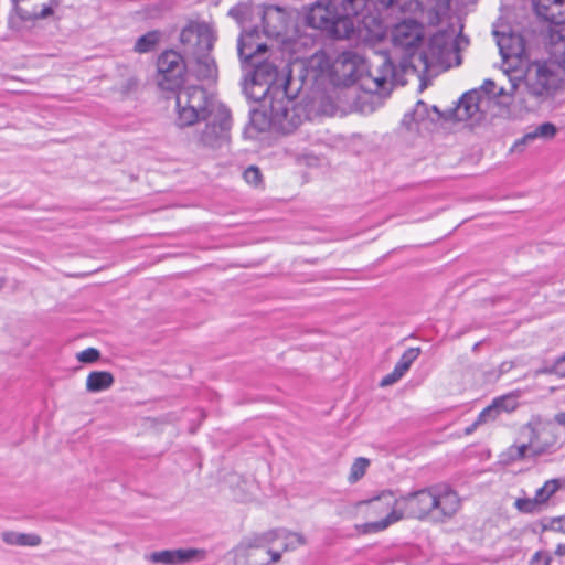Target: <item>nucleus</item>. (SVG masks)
Returning a JSON list of instances; mask_svg holds the SVG:
<instances>
[{"label": "nucleus", "mask_w": 565, "mask_h": 565, "mask_svg": "<svg viewBox=\"0 0 565 565\" xmlns=\"http://www.w3.org/2000/svg\"><path fill=\"white\" fill-rule=\"evenodd\" d=\"M394 78V65L386 54L375 56L370 68L365 61L356 53L348 51L333 61V81L343 84L360 82L365 94L360 97L363 105L359 107L362 113L373 111L374 107L367 105L374 95H388Z\"/></svg>", "instance_id": "f257e3e1"}, {"label": "nucleus", "mask_w": 565, "mask_h": 565, "mask_svg": "<svg viewBox=\"0 0 565 565\" xmlns=\"http://www.w3.org/2000/svg\"><path fill=\"white\" fill-rule=\"evenodd\" d=\"M370 0H317L307 10L309 26L333 39H349L354 31L353 18L363 15Z\"/></svg>", "instance_id": "f03ea898"}, {"label": "nucleus", "mask_w": 565, "mask_h": 565, "mask_svg": "<svg viewBox=\"0 0 565 565\" xmlns=\"http://www.w3.org/2000/svg\"><path fill=\"white\" fill-rule=\"evenodd\" d=\"M382 498L386 508L392 507L394 503L396 504V508L393 512H390L387 516L379 521L356 525L355 529L359 533L369 534L384 531L390 525L404 518L418 520L428 519L431 521L433 507L435 503L433 499V487L422 489L399 498H395L393 492H385Z\"/></svg>", "instance_id": "7ed1b4c3"}, {"label": "nucleus", "mask_w": 565, "mask_h": 565, "mask_svg": "<svg viewBox=\"0 0 565 565\" xmlns=\"http://www.w3.org/2000/svg\"><path fill=\"white\" fill-rule=\"evenodd\" d=\"M175 104V125L180 128L193 126L202 119L209 118L216 106H223V104L213 102L207 92L196 85L180 88Z\"/></svg>", "instance_id": "20e7f679"}, {"label": "nucleus", "mask_w": 565, "mask_h": 565, "mask_svg": "<svg viewBox=\"0 0 565 565\" xmlns=\"http://www.w3.org/2000/svg\"><path fill=\"white\" fill-rule=\"evenodd\" d=\"M539 17L552 25L548 30V53L565 71V0H534Z\"/></svg>", "instance_id": "39448f33"}, {"label": "nucleus", "mask_w": 565, "mask_h": 565, "mask_svg": "<svg viewBox=\"0 0 565 565\" xmlns=\"http://www.w3.org/2000/svg\"><path fill=\"white\" fill-rule=\"evenodd\" d=\"M242 66L244 70L249 68L244 89L250 99L259 102L265 99L273 89L278 92L286 89L285 75H280L277 66L265 56Z\"/></svg>", "instance_id": "423d86ee"}, {"label": "nucleus", "mask_w": 565, "mask_h": 565, "mask_svg": "<svg viewBox=\"0 0 565 565\" xmlns=\"http://www.w3.org/2000/svg\"><path fill=\"white\" fill-rule=\"evenodd\" d=\"M558 67L563 68L552 56L550 61H535L527 66L524 85L537 104L552 97L559 88L562 77Z\"/></svg>", "instance_id": "0eeeda50"}, {"label": "nucleus", "mask_w": 565, "mask_h": 565, "mask_svg": "<svg viewBox=\"0 0 565 565\" xmlns=\"http://www.w3.org/2000/svg\"><path fill=\"white\" fill-rule=\"evenodd\" d=\"M204 126L195 130L193 140L198 148L217 150L230 143L232 117L228 108L216 106L214 111L204 118Z\"/></svg>", "instance_id": "6e6552de"}, {"label": "nucleus", "mask_w": 565, "mask_h": 565, "mask_svg": "<svg viewBox=\"0 0 565 565\" xmlns=\"http://www.w3.org/2000/svg\"><path fill=\"white\" fill-rule=\"evenodd\" d=\"M454 49L452 36L447 32H437L430 38L424 51L412 53L411 61H404V67H409L414 72H427L431 67L446 64Z\"/></svg>", "instance_id": "1a4fd4ad"}, {"label": "nucleus", "mask_w": 565, "mask_h": 565, "mask_svg": "<svg viewBox=\"0 0 565 565\" xmlns=\"http://www.w3.org/2000/svg\"><path fill=\"white\" fill-rule=\"evenodd\" d=\"M269 107V120L274 128L290 134L302 122L303 108L287 96L286 89L277 92Z\"/></svg>", "instance_id": "9d476101"}, {"label": "nucleus", "mask_w": 565, "mask_h": 565, "mask_svg": "<svg viewBox=\"0 0 565 565\" xmlns=\"http://www.w3.org/2000/svg\"><path fill=\"white\" fill-rule=\"evenodd\" d=\"M186 65L183 57L175 51L161 53L157 60V85L162 90L180 89L184 82Z\"/></svg>", "instance_id": "9b49d317"}, {"label": "nucleus", "mask_w": 565, "mask_h": 565, "mask_svg": "<svg viewBox=\"0 0 565 565\" xmlns=\"http://www.w3.org/2000/svg\"><path fill=\"white\" fill-rule=\"evenodd\" d=\"M180 41L188 54L194 56L201 52H211L215 42L212 28L206 23H190L182 29Z\"/></svg>", "instance_id": "f8f14e48"}, {"label": "nucleus", "mask_w": 565, "mask_h": 565, "mask_svg": "<svg viewBox=\"0 0 565 565\" xmlns=\"http://www.w3.org/2000/svg\"><path fill=\"white\" fill-rule=\"evenodd\" d=\"M431 521L444 523L452 519L461 508V499L458 493L447 484L433 486Z\"/></svg>", "instance_id": "ddd939ff"}, {"label": "nucleus", "mask_w": 565, "mask_h": 565, "mask_svg": "<svg viewBox=\"0 0 565 565\" xmlns=\"http://www.w3.org/2000/svg\"><path fill=\"white\" fill-rule=\"evenodd\" d=\"M297 12L287 10L279 6H267L263 10L264 33L268 38H279L284 35L294 24Z\"/></svg>", "instance_id": "4468645a"}, {"label": "nucleus", "mask_w": 565, "mask_h": 565, "mask_svg": "<svg viewBox=\"0 0 565 565\" xmlns=\"http://www.w3.org/2000/svg\"><path fill=\"white\" fill-rule=\"evenodd\" d=\"M424 39V26L413 19H405L395 25L392 32V42L396 47L406 51L411 60L412 53H417L416 49Z\"/></svg>", "instance_id": "2eb2a0df"}, {"label": "nucleus", "mask_w": 565, "mask_h": 565, "mask_svg": "<svg viewBox=\"0 0 565 565\" xmlns=\"http://www.w3.org/2000/svg\"><path fill=\"white\" fill-rule=\"evenodd\" d=\"M524 431L531 443L532 457L547 452L557 443L555 427L551 423L530 422Z\"/></svg>", "instance_id": "dca6fc26"}, {"label": "nucleus", "mask_w": 565, "mask_h": 565, "mask_svg": "<svg viewBox=\"0 0 565 565\" xmlns=\"http://www.w3.org/2000/svg\"><path fill=\"white\" fill-rule=\"evenodd\" d=\"M206 551L201 548L162 550L149 553L145 558L152 564L181 565L205 559Z\"/></svg>", "instance_id": "f3484780"}, {"label": "nucleus", "mask_w": 565, "mask_h": 565, "mask_svg": "<svg viewBox=\"0 0 565 565\" xmlns=\"http://www.w3.org/2000/svg\"><path fill=\"white\" fill-rule=\"evenodd\" d=\"M268 46L259 42V32L256 29L243 31L238 38L237 52L242 65L254 62L266 55Z\"/></svg>", "instance_id": "a211bd4d"}, {"label": "nucleus", "mask_w": 565, "mask_h": 565, "mask_svg": "<svg viewBox=\"0 0 565 565\" xmlns=\"http://www.w3.org/2000/svg\"><path fill=\"white\" fill-rule=\"evenodd\" d=\"M483 95L477 88L471 89L462 95L457 107L452 111V116L458 121L468 119L478 120L481 117V106L483 104Z\"/></svg>", "instance_id": "6ab92c4d"}, {"label": "nucleus", "mask_w": 565, "mask_h": 565, "mask_svg": "<svg viewBox=\"0 0 565 565\" xmlns=\"http://www.w3.org/2000/svg\"><path fill=\"white\" fill-rule=\"evenodd\" d=\"M22 19H45L53 13L55 0H13Z\"/></svg>", "instance_id": "aec40b11"}, {"label": "nucleus", "mask_w": 565, "mask_h": 565, "mask_svg": "<svg viewBox=\"0 0 565 565\" xmlns=\"http://www.w3.org/2000/svg\"><path fill=\"white\" fill-rule=\"evenodd\" d=\"M516 407V402L511 396H501L495 398L491 405L487 406L479 415L477 420L473 423L472 428L478 425L486 424L494 420L502 411L511 412Z\"/></svg>", "instance_id": "412c9836"}, {"label": "nucleus", "mask_w": 565, "mask_h": 565, "mask_svg": "<svg viewBox=\"0 0 565 565\" xmlns=\"http://www.w3.org/2000/svg\"><path fill=\"white\" fill-rule=\"evenodd\" d=\"M494 35L503 60L520 57L524 53V42L520 35L513 33L499 34V32H494Z\"/></svg>", "instance_id": "4be33fe9"}, {"label": "nucleus", "mask_w": 565, "mask_h": 565, "mask_svg": "<svg viewBox=\"0 0 565 565\" xmlns=\"http://www.w3.org/2000/svg\"><path fill=\"white\" fill-rule=\"evenodd\" d=\"M376 4L392 13L417 14L422 11L419 0H375Z\"/></svg>", "instance_id": "5701e85b"}, {"label": "nucleus", "mask_w": 565, "mask_h": 565, "mask_svg": "<svg viewBox=\"0 0 565 565\" xmlns=\"http://www.w3.org/2000/svg\"><path fill=\"white\" fill-rule=\"evenodd\" d=\"M557 128L552 122H544L535 127L532 131L526 132L520 140L515 141L513 149L527 145L535 139L551 140L555 137Z\"/></svg>", "instance_id": "b1692460"}, {"label": "nucleus", "mask_w": 565, "mask_h": 565, "mask_svg": "<svg viewBox=\"0 0 565 565\" xmlns=\"http://www.w3.org/2000/svg\"><path fill=\"white\" fill-rule=\"evenodd\" d=\"M238 565H268L265 548L248 543L243 551H237Z\"/></svg>", "instance_id": "393cba45"}, {"label": "nucleus", "mask_w": 565, "mask_h": 565, "mask_svg": "<svg viewBox=\"0 0 565 565\" xmlns=\"http://www.w3.org/2000/svg\"><path fill=\"white\" fill-rule=\"evenodd\" d=\"M308 67L316 78L328 76L333 81V62L324 52L315 53L308 61Z\"/></svg>", "instance_id": "a878e982"}, {"label": "nucleus", "mask_w": 565, "mask_h": 565, "mask_svg": "<svg viewBox=\"0 0 565 565\" xmlns=\"http://www.w3.org/2000/svg\"><path fill=\"white\" fill-rule=\"evenodd\" d=\"M114 376L108 371H93L86 379V390L90 393L102 392L114 384Z\"/></svg>", "instance_id": "bb28decb"}, {"label": "nucleus", "mask_w": 565, "mask_h": 565, "mask_svg": "<svg viewBox=\"0 0 565 565\" xmlns=\"http://www.w3.org/2000/svg\"><path fill=\"white\" fill-rule=\"evenodd\" d=\"M1 539L9 545L17 546H38L41 544V537L36 534H26L14 531H4Z\"/></svg>", "instance_id": "cd10ccee"}, {"label": "nucleus", "mask_w": 565, "mask_h": 565, "mask_svg": "<svg viewBox=\"0 0 565 565\" xmlns=\"http://www.w3.org/2000/svg\"><path fill=\"white\" fill-rule=\"evenodd\" d=\"M193 58L196 63V76L201 79L211 78L216 73V64L213 57H211L210 52H201L198 55H194Z\"/></svg>", "instance_id": "c85d7f7f"}, {"label": "nucleus", "mask_w": 565, "mask_h": 565, "mask_svg": "<svg viewBox=\"0 0 565 565\" xmlns=\"http://www.w3.org/2000/svg\"><path fill=\"white\" fill-rule=\"evenodd\" d=\"M412 117H413V120L417 121V122H422L427 119L430 120L431 122H434V121L440 119L441 114L436 106H433L431 108H429L427 104L419 100V102H417V104L412 113Z\"/></svg>", "instance_id": "c756f323"}, {"label": "nucleus", "mask_w": 565, "mask_h": 565, "mask_svg": "<svg viewBox=\"0 0 565 565\" xmlns=\"http://www.w3.org/2000/svg\"><path fill=\"white\" fill-rule=\"evenodd\" d=\"M562 487H565V479H550L543 487L536 490V500L543 507Z\"/></svg>", "instance_id": "7c9ffc66"}, {"label": "nucleus", "mask_w": 565, "mask_h": 565, "mask_svg": "<svg viewBox=\"0 0 565 565\" xmlns=\"http://www.w3.org/2000/svg\"><path fill=\"white\" fill-rule=\"evenodd\" d=\"M387 492L386 490L385 491H382L379 495L376 497H373L371 499H367V500H363V501H360L358 503V505H367L369 507V511L372 513V514H388L390 512H393V510L396 508V504H392V507L390 508H386V504L383 500V494Z\"/></svg>", "instance_id": "2f4dec72"}, {"label": "nucleus", "mask_w": 565, "mask_h": 565, "mask_svg": "<svg viewBox=\"0 0 565 565\" xmlns=\"http://www.w3.org/2000/svg\"><path fill=\"white\" fill-rule=\"evenodd\" d=\"M160 34L157 31L148 32L141 35L135 44V51L139 53L150 52L154 49L156 44L159 42Z\"/></svg>", "instance_id": "473e14b6"}, {"label": "nucleus", "mask_w": 565, "mask_h": 565, "mask_svg": "<svg viewBox=\"0 0 565 565\" xmlns=\"http://www.w3.org/2000/svg\"><path fill=\"white\" fill-rule=\"evenodd\" d=\"M281 539L285 541L282 552L295 551L297 547L307 543L306 537L301 533L291 532L286 529H284Z\"/></svg>", "instance_id": "72a5a7b5"}, {"label": "nucleus", "mask_w": 565, "mask_h": 565, "mask_svg": "<svg viewBox=\"0 0 565 565\" xmlns=\"http://www.w3.org/2000/svg\"><path fill=\"white\" fill-rule=\"evenodd\" d=\"M370 466V460L364 457H359L354 460L350 468L348 480L350 483L358 482L366 472Z\"/></svg>", "instance_id": "f704fd0d"}, {"label": "nucleus", "mask_w": 565, "mask_h": 565, "mask_svg": "<svg viewBox=\"0 0 565 565\" xmlns=\"http://www.w3.org/2000/svg\"><path fill=\"white\" fill-rule=\"evenodd\" d=\"M507 456L512 461H519L526 457H532V447L530 440L520 445H512L507 450Z\"/></svg>", "instance_id": "c9c22d12"}, {"label": "nucleus", "mask_w": 565, "mask_h": 565, "mask_svg": "<svg viewBox=\"0 0 565 565\" xmlns=\"http://www.w3.org/2000/svg\"><path fill=\"white\" fill-rule=\"evenodd\" d=\"M420 348H409L407 349L399 361L396 363L395 369L399 371L403 375L409 370L412 363L419 356Z\"/></svg>", "instance_id": "e433bc0d"}, {"label": "nucleus", "mask_w": 565, "mask_h": 565, "mask_svg": "<svg viewBox=\"0 0 565 565\" xmlns=\"http://www.w3.org/2000/svg\"><path fill=\"white\" fill-rule=\"evenodd\" d=\"M284 529H275L268 532L263 533L259 536L254 537L249 543L255 546H259V548H266V545L271 544L273 542L282 537Z\"/></svg>", "instance_id": "4c0bfd02"}, {"label": "nucleus", "mask_w": 565, "mask_h": 565, "mask_svg": "<svg viewBox=\"0 0 565 565\" xmlns=\"http://www.w3.org/2000/svg\"><path fill=\"white\" fill-rule=\"evenodd\" d=\"M515 508L523 513H537L542 510L541 503L534 498L518 499L514 503Z\"/></svg>", "instance_id": "58836bf2"}, {"label": "nucleus", "mask_w": 565, "mask_h": 565, "mask_svg": "<svg viewBox=\"0 0 565 565\" xmlns=\"http://www.w3.org/2000/svg\"><path fill=\"white\" fill-rule=\"evenodd\" d=\"M243 175L245 181L250 185L257 186L262 182V173L259 169L255 166L248 167L244 171Z\"/></svg>", "instance_id": "ea45409f"}, {"label": "nucleus", "mask_w": 565, "mask_h": 565, "mask_svg": "<svg viewBox=\"0 0 565 565\" xmlns=\"http://www.w3.org/2000/svg\"><path fill=\"white\" fill-rule=\"evenodd\" d=\"M100 358V353L95 348H88L77 354V360L82 363H94Z\"/></svg>", "instance_id": "a19ab883"}, {"label": "nucleus", "mask_w": 565, "mask_h": 565, "mask_svg": "<svg viewBox=\"0 0 565 565\" xmlns=\"http://www.w3.org/2000/svg\"><path fill=\"white\" fill-rule=\"evenodd\" d=\"M543 373H555L561 377H565V354L558 358L551 367H546Z\"/></svg>", "instance_id": "79ce46f5"}, {"label": "nucleus", "mask_w": 565, "mask_h": 565, "mask_svg": "<svg viewBox=\"0 0 565 565\" xmlns=\"http://www.w3.org/2000/svg\"><path fill=\"white\" fill-rule=\"evenodd\" d=\"M403 376L404 375L394 367V370L391 373H388L381 380L380 386L386 387L393 385L396 382H398Z\"/></svg>", "instance_id": "37998d69"}, {"label": "nucleus", "mask_w": 565, "mask_h": 565, "mask_svg": "<svg viewBox=\"0 0 565 565\" xmlns=\"http://www.w3.org/2000/svg\"><path fill=\"white\" fill-rule=\"evenodd\" d=\"M552 557L544 552H536L531 558L530 565H551Z\"/></svg>", "instance_id": "c03bdc74"}, {"label": "nucleus", "mask_w": 565, "mask_h": 565, "mask_svg": "<svg viewBox=\"0 0 565 565\" xmlns=\"http://www.w3.org/2000/svg\"><path fill=\"white\" fill-rule=\"evenodd\" d=\"M495 83L491 79H486L483 85L478 88L483 95V102L487 103L490 94H494Z\"/></svg>", "instance_id": "a18cd8bd"}, {"label": "nucleus", "mask_w": 565, "mask_h": 565, "mask_svg": "<svg viewBox=\"0 0 565 565\" xmlns=\"http://www.w3.org/2000/svg\"><path fill=\"white\" fill-rule=\"evenodd\" d=\"M266 558H268V565L278 563L281 559L282 551H273L271 548H265Z\"/></svg>", "instance_id": "49530a36"}, {"label": "nucleus", "mask_w": 565, "mask_h": 565, "mask_svg": "<svg viewBox=\"0 0 565 565\" xmlns=\"http://www.w3.org/2000/svg\"><path fill=\"white\" fill-rule=\"evenodd\" d=\"M476 1L477 0H449V7L454 3L456 9H461L476 3Z\"/></svg>", "instance_id": "de8ad7c7"}, {"label": "nucleus", "mask_w": 565, "mask_h": 565, "mask_svg": "<svg viewBox=\"0 0 565 565\" xmlns=\"http://www.w3.org/2000/svg\"><path fill=\"white\" fill-rule=\"evenodd\" d=\"M343 96L345 97H355L356 96V88L353 86H348L344 90H342Z\"/></svg>", "instance_id": "09e8293b"}, {"label": "nucleus", "mask_w": 565, "mask_h": 565, "mask_svg": "<svg viewBox=\"0 0 565 565\" xmlns=\"http://www.w3.org/2000/svg\"><path fill=\"white\" fill-rule=\"evenodd\" d=\"M554 420L558 425L565 426V412H561V413L556 414L555 417H554Z\"/></svg>", "instance_id": "8fccbe9b"}, {"label": "nucleus", "mask_w": 565, "mask_h": 565, "mask_svg": "<svg viewBox=\"0 0 565 565\" xmlns=\"http://www.w3.org/2000/svg\"><path fill=\"white\" fill-rule=\"evenodd\" d=\"M555 554L557 556H564L565 555V545L564 544H558L556 550H555Z\"/></svg>", "instance_id": "3c124183"}, {"label": "nucleus", "mask_w": 565, "mask_h": 565, "mask_svg": "<svg viewBox=\"0 0 565 565\" xmlns=\"http://www.w3.org/2000/svg\"><path fill=\"white\" fill-rule=\"evenodd\" d=\"M518 89H519V85L515 82H511V92L509 94L514 95L518 93Z\"/></svg>", "instance_id": "603ef678"}, {"label": "nucleus", "mask_w": 565, "mask_h": 565, "mask_svg": "<svg viewBox=\"0 0 565 565\" xmlns=\"http://www.w3.org/2000/svg\"><path fill=\"white\" fill-rule=\"evenodd\" d=\"M503 94H504L503 88H500V89H499V92H498V93H494L493 95H495V96H501V95H503Z\"/></svg>", "instance_id": "864d4df0"}, {"label": "nucleus", "mask_w": 565, "mask_h": 565, "mask_svg": "<svg viewBox=\"0 0 565 565\" xmlns=\"http://www.w3.org/2000/svg\"><path fill=\"white\" fill-rule=\"evenodd\" d=\"M4 285V279L3 278H0V288H2Z\"/></svg>", "instance_id": "5fc2aeb1"}, {"label": "nucleus", "mask_w": 565, "mask_h": 565, "mask_svg": "<svg viewBox=\"0 0 565 565\" xmlns=\"http://www.w3.org/2000/svg\"><path fill=\"white\" fill-rule=\"evenodd\" d=\"M255 93H258V94H259V87H256V88H255Z\"/></svg>", "instance_id": "6e6d98bb"}]
</instances>
